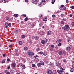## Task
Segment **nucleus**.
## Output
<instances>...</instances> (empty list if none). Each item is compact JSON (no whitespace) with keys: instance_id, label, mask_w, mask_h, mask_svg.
Returning a JSON list of instances; mask_svg holds the SVG:
<instances>
[{"instance_id":"obj_2","label":"nucleus","mask_w":74,"mask_h":74,"mask_svg":"<svg viewBox=\"0 0 74 74\" xmlns=\"http://www.w3.org/2000/svg\"><path fill=\"white\" fill-rule=\"evenodd\" d=\"M48 42V40L47 38H45L44 39L41 40V43L42 44H47Z\"/></svg>"},{"instance_id":"obj_32","label":"nucleus","mask_w":74,"mask_h":74,"mask_svg":"<svg viewBox=\"0 0 74 74\" xmlns=\"http://www.w3.org/2000/svg\"><path fill=\"white\" fill-rule=\"evenodd\" d=\"M47 55V52H45L43 53V55L44 56H46Z\"/></svg>"},{"instance_id":"obj_36","label":"nucleus","mask_w":74,"mask_h":74,"mask_svg":"<svg viewBox=\"0 0 74 74\" xmlns=\"http://www.w3.org/2000/svg\"><path fill=\"white\" fill-rule=\"evenodd\" d=\"M66 8H66V7H65L63 9H61V10H66Z\"/></svg>"},{"instance_id":"obj_4","label":"nucleus","mask_w":74,"mask_h":74,"mask_svg":"<svg viewBox=\"0 0 74 74\" xmlns=\"http://www.w3.org/2000/svg\"><path fill=\"white\" fill-rule=\"evenodd\" d=\"M39 34H40V35H41L42 36H43V35H44L45 34V32L43 31L40 32H39Z\"/></svg>"},{"instance_id":"obj_10","label":"nucleus","mask_w":74,"mask_h":74,"mask_svg":"<svg viewBox=\"0 0 74 74\" xmlns=\"http://www.w3.org/2000/svg\"><path fill=\"white\" fill-rule=\"evenodd\" d=\"M12 66L14 68L16 66V64L15 63V62L12 63Z\"/></svg>"},{"instance_id":"obj_57","label":"nucleus","mask_w":74,"mask_h":74,"mask_svg":"<svg viewBox=\"0 0 74 74\" xmlns=\"http://www.w3.org/2000/svg\"><path fill=\"white\" fill-rule=\"evenodd\" d=\"M29 43L30 44V45H32V41H29Z\"/></svg>"},{"instance_id":"obj_35","label":"nucleus","mask_w":74,"mask_h":74,"mask_svg":"<svg viewBox=\"0 0 74 74\" xmlns=\"http://www.w3.org/2000/svg\"><path fill=\"white\" fill-rule=\"evenodd\" d=\"M32 67H36V65L34 64H33L32 65Z\"/></svg>"},{"instance_id":"obj_17","label":"nucleus","mask_w":74,"mask_h":74,"mask_svg":"<svg viewBox=\"0 0 74 74\" xmlns=\"http://www.w3.org/2000/svg\"><path fill=\"white\" fill-rule=\"evenodd\" d=\"M34 60V61H35V62H38V61L39 60V59H38V58H35Z\"/></svg>"},{"instance_id":"obj_60","label":"nucleus","mask_w":74,"mask_h":74,"mask_svg":"<svg viewBox=\"0 0 74 74\" xmlns=\"http://www.w3.org/2000/svg\"><path fill=\"white\" fill-rule=\"evenodd\" d=\"M64 5H61V7H64Z\"/></svg>"},{"instance_id":"obj_41","label":"nucleus","mask_w":74,"mask_h":74,"mask_svg":"<svg viewBox=\"0 0 74 74\" xmlns=\"http://www.w3.org/2000/svg\"><path fill=\"white\" fill-rule=\"evenodd\" d=\"M15 56H17L18 55V54L17 53H15Z\"/></svg>"},{"instance_id":"obj_51","label":"nucleus","mask_w":74,"mask_h":74,"mask_svg":"<svg viewBox=\"0 0 74 74\" xmlns=\"http://www.w3.org/2000/svg\"><path fill=\"white\" fill-rule=\"evenodd\" d=\"M56 16H55V15L53 14L52 15V17L53 18H55Z\"/></svg>"},{"instance_id":"obj_45","label":"nucleus","mask_w":74,"mask_h":74,"mask_svg":"<svg viewBox=\"0 0 74 74\" xmlns=\"http://www.w3.org/2000/svg\"><path fill=\"white\" fill-rule=\"evenodd\" d=\"M3 1H4L5 3H7L8 1V0H3Z\"/></svg>"},{"instance_id":"obj_26","label":"nucleus","mask_w":74,"mask_h":74,"mask_svg":"<svg viewBox=\"0 0 74 74\" xmlns=\"http://www.w3.org/2000/svg\"><path fill=\"white\" fill-rule=\"evenodd\" d=\"M22 41H19V45H22Z\"/></svg>"},{"instance_id":"obj_31","label":"nucleus","mask_w":74,"mask_h":74,"mask_svg":"<svg viewBox=\"0 0 74 74\" xmlns=\"http://www.w3.org/2000/svg\"><path fill=\"white\" fill-rule=\"evenodd\" d=\"M60 23H61V24H62L63 25H64V22L61 21Z\"/></svg>"},{"instance_id":"obj_64","label":"nucleus","mask_w":74,"mask_h":74,"mask_svg":"<svg viewBox=\"0 0 74 74\" xmlns=\"http://www.w3.org/2000/svg\"><path fill=\"white\" fill-rule=\"evenodd\" d=\"M71 8H72V9H74V6H73L71 7Z\"/></svg>"},{"instance_id":"obj_25","label":"nucleus","mask_w":74,"mask_h":74,"mask_svg":"<svg viewBox=\"0 0 74 74\" xmlns=\"http://www.w3.org/2000/svg\"><path fill=\"white\" fill-rule=\"evenodd\" d=\"M53 73L54 74H57V72H56V71L55 70H54L53 71Z\"/></svg>"},{"instance_id":"obj_61","label":"nucleus","mask_w":74,"mask_h":74,"mask_svg":"<svg viewBox=\"0 0 74 74\" xmlns=\"http://www.w3.org/2000/svg\"><path fill=\"white\" fill-rule=\"evenodd\" d=\"M21 23L22 24L24 23H25V21H21Z\"/></svg>"},{"instance_id":"obj_11","label":"nucleus","mask_w":74,"mask_h":74,"mask_svg":"<svg viewBox=\"0 0 74 74\" xmlns=\"http://www.w3.org/2000/svg\"><path fill=\"white\" fill-rule=\"evenodd\" d=\"M39 63L42 65V66H43L44 64V62L42 61H40V62Z\"/></svg>"},{"instance_id":"obj_47","label":"nucleus","mask_w":74,"mask_h":74,"mask_svg":"<svg viewBox=\"0 0 74 74\" xmlns=\"http://www.w3.org/2000/svg\"><path fill=\"white\" fill-rule=\"evenodd\" d=\"M22 16H23L24 17H26V14H23Z\"/></svg>"},{"instance_id":"obj_42","label":"nucleus","mask_w":74,"mask_h":74,"mask_svg":"<svg viewBox=\"0 0 74 74\" xmlns=\"http://www.w3.org/2000/svg\"><path fill=\"white\" fill-rule=\"evenodd\" d=\"M51 48H54L55 47V45H51Z\"/></svg>"},{"instance_id":"obj_16","label":"nucleus","mask_w":74,"mask_h":74,"mask_svg":"<svg viewBox=\"0 0 74 74\" xmlns=\"http://www.w3.org/2000/svg\"><path fill=\"white\" fill-rule=\"evenodd\" d=\"M10 72L11 73H12V74H14V73H15V71H14V70H10Z\"/></svg>"},{"instance_id":"obj_13","label":"nucleus","mask_w":74,"mask_h":74,"mask_svg":"<svg viewBox=\"0 0 74 74\" xmlns=\"http://www.w3.org/2000/svg\"><path fill=\"white\" fill-rule=\"evenodd\" d=\"M66 49L67 51H70L71 47H66Z\"/></svg>"},{"instance_id":"obj_34","label":"nucleus","mask_w":74,"mask_h":74,"mask_svg":"<svg viewBox=\"0 0 74 74\" xmlns=\"http://www.w3.org/2000/svg\"><path fill=\"white\" fill-rule=\"evenodd\" d=\"M61 17H63L64 16V14H61Z\"/></svg>"},{"instance_id":"obj_50","label":"nucleus","mask_w":74,"mask_h":74,"mask_svg":"<svg viewBox=\"0 0 74 74\" xmlns=\"http://www.w3.org/2000/svg\"><path fill=\"white\" fill-rule=\"evenodd\" d=\"M7 62H10V59L9 58L7 59Z\"/></svg>"},{"instance_id":"obj_14","label":"nucleus","mask_w":74,"mask_h":74,"mask_svg":"<svg viewBox=\"0 0 74 74\" xmlns=\"http://www.w3.org/2000/svg\"><path fill=\"white\" fill-rule=\"evenodd\" d=\"M24 49L25 51H27L28 50V48L26 46L25 47H24Z\"/></svg>"},{"instance_id":"obj_15","label":"nucleus","mask_w":74,"mask_h":74,"mask_svg":"<svg viewBox=\"0 0 74 74\" xmlns=\"http://www.w3.org/2000/svg\"><path fill=\"white\" fill-rule=\"evenodd\" d=\"M39 38V37L38 36H36L34 38V39L35 40H38Z\"/></svg>"},{"instance_id":"obj_6","label":"nucleus","mask_w":74,"mask_h":74,"mask_svg":"<svg viewBox=\"0 0 74 74\" xmlns=\"http://www.w3.org/2000/svg\"><path fill=\"white\" fill-rule=\"evenodd\" d=\"M47 35H51V31L49 30L47 32Z\"/></svg>"},{"instance_id":"obj_22","label":"nucleus","mask_w":74,"mask_h":74,"mask_svg":"<svg viewBox=\"0 0 74 74\" xmlns=\"http://www.w3.org/2000/svg\"><path fill=\"white\" fill-rule=\"evenodd\" d=\"M62 53H62V52L60 51L58 52V54L60 55H62Z\"/></svg>"},{"instance_id":"obj_39","label":"nucleus","mask_w":74,"mask_h":74,"mask_svg":"<svg viewBox=\"0 0 74 74\" xmlns=\"http://www.w3.org/2000/svg\"><path fill=\"white\" fill-rule=\"evenodd\" d=\"M18 30H16L15 32H14V33H15V34H18Z\"/></svg>"},{"instance_id":"obj_28","label":"nucleus","mask_w":74,"mask_h":74,"mask_svg":"<svg viewBox=\"0 0 74 74\" xmlns=\"http://www.w3.org/2000/svg\"><path fill=\"white\" fill-rule=\"evenodd\" d=\"M22 37L23 38H24L26 37V36L25 35H23L22 36Z\"/></svg>"},{"instance_id":"obj_5","label":"nucleus","mask_w":74,"mask_h":74,"mask_svg":"<svg viewBox=\"0 0 74 74\" xmlns=\"http://www.w3.org/2000/svg\"><path fill=\"white\" fill-rule=\"evenodd\" d=\"M29 56H31L32 55H34V53H33V52H32L31 51V52L29 53Z\"/></svg>"},{"instance_id":"obj_30","label":"nucleus","mask_w":74,"mask_h":74,"mask_svg":"<svg viewBox=\"0 0 74 74\" xmlns=\"http://www.w3.org/2000/svg\"><path fill=\"white\" fill-rule=\"evenodd\" d=\"M14 16H15V17H18V14H14Z\"/></svg>"},{"instance_id":"obj_43","label":"nucleus","mask_w":74,"mask_h":74,"mask_svg":"<svg viewBox=\"0 0 74 74\" xmlns=\"http://www.w3.org/2000/svg\"><path fill=\"white\" fill-rule=\"evenodd\" d=\"M6 19L7 21H9V19H10V18H9V17H7L6 18Z\"/></svg>"},{"instance_id":"obj_63","label":"nucleus","mask_w":74,"mask_h":74,"mask_svg":"<svg viewBox=\"0 0 74 74\" xmlns=\"http://www.w3.org/2000/svg\"><path fill=\"white\" fill-rule=\"evenodd\" d=\"M8 72V71L7 70H5L4 71V72L5 73H7Z\"/></svg>"},{"instance_id":"obj_7","label":"nucleus","mask_w":74,"mask_h":74,"mask_svg":"<svg viewBox=\"0 0 74 74\" xmlns=\"http://www.w3.org/2000/svg\"><path fill=\"white\" fill-rule=\"evenodd\" d=\"M5 29H7L8 28V23H5Z\"/></svg>"},{"instance_id":"obj_8","label":"nucleus","mask_w":74,"mask_h":74,"mask_svg":"<svg viewBox=\"0 0 74 74\" xmlns=\"http://www.w3.org/2000/svg\"><path fill=\"white\" fill-rule=\"evenodd\" d=\"M62 41V39H59L56 42L57 43V44H58V43H59V42H60Z\"/></svg>"},{"instance_id":"obj_54","label":"nucleus","mask_w":74,"mask_h":74,"mask_svg":"<svg viewBox=\"0 0 74 74\" xmlns=\"http://www.w3.org/2000/svg\"><path fill=\"white\" fill-rule=\"evenodd\" d=\"M52 64H53V63H52L50 62V63L49 64L50 66H52Z\"/></svg>"},{"instance_id":"obj_18","label":"nucleus","mask_w":74,"mask_h":74,"mask_svg":"<svg viewBox=\"0 0 74 74\" xmlns=\"http://www.w3.org/2000/svg\"><path fill=\"white\" fill-rule=\"evenodd\" d=\"M56 65L57 66H60V63L59 62H57L56 64Z\"/></svg>"},{"instance_id":"obj_38","label":"nucleus","mask_w":74,"mask_h":74,"mask_svg":"<svg viewBox=\"0 0 74 74\" xmlns=\"http://www.w3.org/2000/svg\"><path fill=\"white\" fill-rule=\"evenodd\" d=\"M43 53V52L42 51H40L39 52V54H40V55H42Z\"/></svg>"},{"instance_id":"obj_62","label":"nucleus","mask_w":74,"mask_h":74,"mask_svg":"<svg viewBox=\"0 0 74 74\" xmlns=\"http://www.w3.org/2000/svg\"><path fill=\"white\" fill-rule=\"evenodd\" d=\"M35 26V25H34V24L33 25H32V29H33L34 27Z\"/></svg>"},{"instance_id":"obj_52","label":"nucleus","mask_w":74,"mask_h":74,"mask_svg":"<svg viewBox=\"0 0 74 74\" xmlns=\"http://www.w3.org/2000/svg\"><path fill=\"white\" fill-rule=\"evenodd\" d=\"M39 17L40 18H42V15H41V14H39Z\"/></svg>"},{"instance_id":"obj_12","label":"nucleus","mask_w":74,"mask_h":74,"mask_svg":"<svg viewBox=\"0 0 74 74\" xmlns=\"http://www.w3.org/2000/svg\"><path fill=\"white\" fill-rule=\"evenodd\" d=\"M37 66L38 67H40V68L41 67V65L40 63H38L37 64Z\"/></svg>"},{"instance_id":"obj_46","label":"nucleus","mask_w":74,"mask_h":74,"mask_svg":"<svg viewBox=\"0 0 74 74\" xmlns=\"http://www.w3.org/2000/svg\"><path fill=\"white\" fill-rule=\"evenodd\" d=\"M60 69H61V70H64V69L62 67V66H60Z\"/></svg>"},{"instance_id":"obj_3","label":"nucleus","mask_w":74,"mask_h":74,"mask_svg":"<svg viewBox=\"0 0 74 74\" xmlns=\"http://www.w3.org/2000/svg\"><path fill=\"white\" fill-rule=\"evenodd\" d=\"M46 73H47V74H52L53 73V72L52 70L49 69L47 70L46 71Z\"/></svg>"},{"instance_id":"obj_59","label":"nucleus","mask_w":74,"mask_h":74,"mask_svg":"<svg viewBox=\"0 0 74 74\" xmlns=\"http://www.w3.org/2000/svg\"><path fill=\"white\" fill-rule=\"evenodd\" d=\"M32 3H35V1H34V0L32 1Z\"/></svg>"},{"instance_id":"obj_53","label":"nucleus","mask_w":74,"mask_h":74,"mask_svg":"<svg viewBox=\"0 0 74 74\" xmlns=\"http://www.w3.org/2000/svg\"><path fill=\"white\" fill-rule=\"evenodd\" d=\"M71 40L70 39V38H68V42H69Z\"/></svg>"},{"instance_id":"obj_27","label":"nucleus","mask_w":74,"mask_h":74,"mask_svg":"<svg viewBox=\"0 0 74 74\" xmlns=\"http://www.w3.org/2000/svg\"><path fill=\"white\" fill-rule=\"evenodd\" d=\"M25 21H28V18L26 17L24 19Z\"/></svg>"},{"instance_id":"obj_37","label":"nucleus","mask_w":74,"mask_h":74,"mask_svg":"<svg viewBox=\"0 0 74 74\" xmlns=\"http://www.w3.org/2000/svg\"><path fill=\"white\" fill-rule=\"evenodd\" d=\"M36 51H39L40 50V49H39V48H37L36 49Z\"/></svg>"},{"instance_id":"obj_1","label":"nucleus","mask_w":74,"mask_h":74,"mask_svg":"<svg viewBox=\"0 0 74 74\" xmlns=\"http://www.w3.org/2000/svg\"><path fill=\"white\" fill-rule=\"evenodd\" d=\"M62 29L63 30H66L67 31H69V30H70V27H69V25H66L65 26L62 27Z\"/></svg>"},{"instance_id":"obj_9","label":"nucleus","mask_w":74,"mask_h":74,"mask_svg":"<svg viewBox=\"0 0 74 74\" xmlns=\"http://www.w3.org/2000/svg\"><path fill=\"white\" fill-rule=\"evenodd\" d=\"M13 20H14V18H13V17H12L9 19V21H10V22H12V21H13Z\"/></svg>"},{"instance_id":"obj_44","label":"nucleus","mask_w":74,"mask_h":74,"mask_svg":"<svg viewBox=\"0 0 74 74\" xmlns=\"http://www.w3.org/2000/svg\"><path fill=\"white\" fill-rule=\"evenodd\" d=\"M62 60H63V61L64 62H66V59H62Z\"/></svg>"},{"instance_id":"obj_20","label":"nucleus","mask_w":74,"mask_h":74,"mask_svg":"<svg viewBox=\"0 0 74 74\" xmlns=\"http://www.w3.org/2000/svg\"><path fill=\"white\" fill-rule=\"evenodd\" d=\"M47 18L46 17L45 18L43 19V21H45V22H47Z\"/></svg>"},{"instance_id":"obj_21","label":"nucleus","mask_w":74,"mask_h":74,"mask_svg":"<svg viewBox=\"0 0 74 74\" xmlns=\"http://www.w3.org/2000/svg\"><path fill=\"white\" fill-rule=\"evenodd\" d=\"M5 60H6L5 59H3L2 62V63H5Z\"/></svg>"},{"instance_id":"obj_55","label":"nucleus","mask_w":74,"mask_h":74,"mask_svg":"<svg viewBox=\"0 0 74 74\" xmlns=\"http://www.w3.org/2000/svg\"><path fill=\"white\" fill-rule=\"evenodd\" d=\"M60 73H63L64 72V71H63L62 70H60Z\"/></svg>"},{"instance_id":"obj_29","label":"nucleus","mask_w":74,"mask_h":74,"mask_svg":"<svg viewBox=\"0 0 74 74\" xmlns=\"http://www.w3.org/2000/svg\"><path fill=\"white\" fill-rule=\"evenodd\" d=\"M62 21H65V22H66V21H67V19L65 18H63V19H62Z\"/></svg>"},{"instance_id":"obj_40","label":"nucleus","mask_w":74,"mask_h":74,"mask_svg":"<svg viewBox=\"0 0 74 74\" xmlns=\"http://www.w3.org/2000/svg\"><path fill=\"white\" fill-rule=\"evenodd\" d=\"M8 26L9 27H11V23H9V24H8Z\"/></svg>"},{"instance_id":"obj_58","label":"nucleus","mask_w":74,"mask_h":74,"mask_svg":"<svg viewBox=\"0 0 74 74\" xmlns=\"http://www.w3.org/2000/svg\"><path fill=\"white\" fill-rule=\"evenodd\" d=\"M50 51H53V48H51L50 49Z\"/></svg>"},{"instance_id":"obj_33","label":"nucleus","mask_w":74,"mask_h":74,"mask_svg":"<svg viewBox=\"0 0 74 74\" xmlns=\"http://www.w3.org/2000/svg\"><path fill=\"white\" fill-rule=\"evenodd\" d=\"M39 56H38V55H35V56H34V58H39Z\"/></svg>"},{"instance_id":"obj_49","label":"nucleus","mask_w":74,"mask_h":74,"mask_svg":"<svg viewBox=\"0 0 74 74\" xmlns=\"http://www.w3.org/2000/svg\"><path fill=\"white\" fill-rule=\"evenodd\" d=\"M61 43H59L58 44V46L59 47H60V46H61Z\"/></svg>"},{"instance_id":"obj_23","label":"nucleus","mask_w":74,"mask_h":74,"mask_svg":"<svg viewBox=\"0 0 74 74\" xmlns=\"http://www.w3.org/2000/svg\"><path fill=\"white\" fill-rule=\"evenodd\" d=\"M70 71L71 72H73V71H74V69L73 68H71L70 69Z\"/></svg>"},{"instance_id":"obj_56","label":"nucleus","mask_w":74,"mask_h":74,"mask_svg":"<svg viewBox=\"0 0 74 74\" xmlns=\"http://www.w3.org/2000/svg\"><path fill=\"white\" fill-rule=\"evenodd\" d=\"M72 26H74V22H73L72 23Z\"/></svg>"},{"instance_id":"obj_19","label":"nucleus","mask_w":74,"mask_h":74,"mask_svg":"<svg viewBox=\"0 0 74 74\" xmlns=\"http://www.w3.org/2000/svg\"><path fill=\"white\" fill-rule=\"evenodd\" d=\"M21 66H22L23 67V69H25V65H23V64H22L21 65Z\"/></svg>"},{"instance_id":"obj_24","label":"nucleus","mask_w":74,"mask_h":74,"mask_svg":"<svg viewBox=\"0 0 74 74\" xmlns=\"http://www.w3.org/2000/svg\"><path fill=\"white\" fill-rule=\"evenodd\" d=\"M48 0H41V1L42 2H43V3H45L46 2V1H48Z\"/></svg>"},{"instance_id":"obj_48","label":"nucleus","mask_w":74,"mask_h":74,"mask_svg":"<svg viewBox=\"0 0 74 74\" xmlns=\"http://www.w3.org/2000/svg\"><path fill=\"white\" fill-rule=\"evenodd\" d=\"M57 72H58V73H59H59H60V71L59 70H57Z\"/></svg>"}]
</instances>
